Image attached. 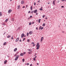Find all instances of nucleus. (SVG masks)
<instances>
[{
    "mask_svg": "<svg viewBox=\"0 0 66 66\" xmlns=\"http://www.w3.org/2000/svg\"><path fill=\"white\" fill-rule=\"evenodd\" d=\"M28 42H30V40L29 39H28L27 40Z\"/></svg>",
    "mask_w": 66,
    "mask_h": 66,
    "instance_id": "bb28decb",
    "label": "nucleus"
},
{
    "mask_svg": "<svg viewBox=\"0 0 66 66\" xmlns=\"http://www.w3.org/2000/svg\"><path fill=\"white\" fill-rule=\"evenodd\" d=\"M12 10L10 9V10H8V13H9V14H10V13H11V12H12Z\"/></svg>",
    "mask_w": 66,
    "mask_h": 66,
    "instance_id": "f03ea898",
    "label": "nucleus"
},
{
    "mask_svg": "<svg viewBox=\"0 0 66 66\" xmlns=\"http://www.w3.org/2000/svg\"><path fill=\"white\" fill-rule=\"evenodd\" d=\"M11 37V35H9L8 36H7V38H10Z\"/></svg>",
    "mask_w": 66,
    "mask_h": 66,
    "instance_id": "4be33fe9",
    "label": "nucleus"
},
{
    "mask_svg": "<svg viewBox=\"0 0 66 66\" xmlns=\"http://www.w3.org/2000/svg\"><path fill=\"white\" fill-rule=\"evenodd\" d=\"M33 12H34V11H31V14H32L33 13Z\"/></svg>",
    "mask_w": 66,
    "mask_h": 66,
    "instance_id": "72a5a7b5",
    "label": "nucleus"
},
{
    "mask_svg": "<svg viewBox=\"0 0 66 66\" xmlns=\"http://www.w3.org/2000/svg\"><path fill=\"white\" fill-rule=\"evenodd\" d=\"M30 12V11H29L28 12V13H30V12Z\"/></svg>",
    "mask_w": 66,
    "mask_h": 66,
    "instance_id": "a19ab883",
    "label": "nucleus"
},
{
    "mask_svg": "<svg viewBox=\"0 0 66 66\" xmlns=\"http://www.w3.org/2000/svg\"><path fill=\"white\" fill-rule=\"evenodd\" d=\"M14 18H12V21H14Z\"/></svg>",
    "mask_w": 66,
    "mask_h": 66,
    "instance_id": "412c9836",
    "label": "nucleus"
},
{
    "mask_svg": "<svg viewBox=\"0 0 66 66\" xmlns=\"http://www.w3.org/2000/svg\"><path fill=\"white\" fill-rule=\"evenodd\" d=\"M64 7V6H61V7H62L63 8Z\"/></svg>",
    "mask_w": 66,
    "mask_h": 66,
    "instance_id": "de8ad7c7",
    "label": "nucleus"
},
{
    "mask_svg": "<svg viewBox=\"0 0 66 66\" xmlns=\"http://www.w3.org/2000/svg\"><path fill=\"white\" fill-rule=\"evenodd\" d=\"M20 56H23V53H21L20 54Z\"/></svg>",
    "mask_w": 66,
    "mask_h": 66,
    "instance_id": "f3484780",
    "label": "nucleus"
},
{
    "mask_svg": "<svg viewBox=\"0 0 66 66\" xmlns=\"http://www.w3.org/2000/svg\"><path fill=\"white\" fill-rule=\"evenodd\" d=\"M40 2V0H39L37 2Z\"/></svg>",
    "mask_w": 66,
    "mask_h": 66,
    "instance_id": "3c124183",
    "label": "nucleus"
},
{
    "mask_svg": "<svg viewBox=\"0 0 66 66\" xmlns=\"http://www.w3.org/2000/svg\"><path fill=\"white\" fill-rule=\"evenodd\" d=\"M5 33H6V32H5L3 34V35H4L5 34Z\"/></svg>",
    "mask_w": 66,
    "mask_h": 66,
    "instance_id": "4c0bfd02",
    "label": "nucleus"
},
{
    "mask_svg": "<svg viewBox=\"0 0 66 66\" xmlns=\"http://www.w3.org/2000/svg\"><path fill=\"white\" fill-rule=\"evenodd\" d=\"M8 20H9V19H6V20H5V21L6 22H7V21H8Z\"/></svg>",
    "mask_w": 66,
    "mask_h": 66,
    "instance_id": "aec40b11",
    "label": "nucleus"
},
{
    "mask_svg": "<svg viewBox=\"0 0 66 66\" xmlns=\"http://www.w3.org/2000/svg\"><path fill=\"white\" fill-rule=\"evenodd\" d=\"M27 7H28V5H26V7L27 8Z\"/></svg>",
    "mask_w": 66,
    "mask_h": 66,
    "instance_id": "bf43d9fd",
    "label": "nucleus"
},
{
    "mask_svg": "<svg viewBox=\"0 0 66 66\" xmlns=\"http://www.w3.org/2000/svg\"><path fill=\"white\" fill-rule=\"evenodd\" d=\"M27 65H29V63H27Z\"/></svg>",
    "mask_w": 66,
    "mask_h": 66,
    "instance_id": "79ce46f5",
    "label": "nucleus"
},
{
    "mask_svg": "<svg viewBox=\"0 0 66 66\" xmlns=\"http://www.w3.org/2000/svg\"><path fill=\"white\" fill-rule=\"evenodd\" d=\"M36 15H38V13H36Z\"/></svg>",
    "mask_w": 66,
    "mask_h": 66,
    "instance_id": "6e6d98bb",
    "label": "nucleus"
},
{
    "mask_svg": "<svg viewBox=\"0 0 66 66\" xmlns=\"http://www.w3.org/2000/svg\"><path fill=\"white\" fill-rule=\"evenodd\" d=\"M30 18H32V15L30 16Z\"/></svg>",
    "mask_w": 66,
    "mask_h": 66,
    "instance_id": "c03bdc74",
    "label": "nucleus"
},
{
    "mask_svg": "<svg viewBox=\"0 0 66 66\" xmlns=\"http://www.w3.org/2000/svg\"><path fill=\"white\" fill-rule=\"evenodd\" d=\"M43 39H44V37H41V40H40L41 42H42V41H43Z\"/></svg>",
    "mask_w": 66,
    "mask_h": 66,
    "instance_id": "1a4fd4ad",
    "label": "nucleus"
},
{
    "mask_svg": "<svg viewBox=\"0 0 66 66\" xmlns=\"http://www.w3.org/2000/svg\"><path fill=\"white\" fill-rule=\"evenodd\" d=\"M28 53L29 54H31V52H28Z\"/></svg>",
    "mask_w": 66,
    "mask_h": 66,
    "instance_id": "7c9ffc66",
    "label": "nucleus"
},
{
    "mask_svg": "<svg viewBox=\"0 0 66 66\" xmlns=\"http://www.w3.org/2000/svg\"><path fill=\"white\" fill-rule=\"evenodd\" d=\"M22 60V62H24V59H23Z\"/></svg>",
    "mask_w": 66,
    "mask_h": 66,
    "instance_id": "b1692460",
    "label": "nucleus"
},
{
    "mask_svg": "<svg viewBox=\"0 0 66 66\" xmlns=\"http://www.w3.org/2000/svg\"><path fill=\"white\" fill-rule=\"evenodd\" d=\"M17 48H15L14 50V52H15V51H17Z\"/></svg>",
    "mask_w": 66,
    "mask_h": 66,
    "instance_id": "f8f14e48",
    "label": "nucleus"
},
{
    "mask_svg": "<svg viewBox=\"0 0 66 66\" xmlns=\"http://www.w3.org/2000/svg\"><path fill=\"white\" fill-rule=\"evenodd\" d=\"M45 19H48V18H46Z\"/></svg>",
    "mask_w": 66,
    "mask_h": 66,
    "instance_id": "13d9d810",
    "label": "nucleus"
},
{
    "mask_svg": "<svg viewBox=\"0 0 66 66\" xmlns=\"http://www.w3.org/2000/svg\"><path fill=\"white\" fill-rule=\"evenodd\" d=\"M28 51H31V50H30V49H29L28 50Z\"/></svg>",
    "mask_w": 66,
    "mask_h": 66,
    "instance_id": "8fccbe9b",
    "label": "nucleus"
},
{
    "mask_svg": "<svg viewBox=\"0 0 66 66\" xmlns=\"http://www.w3.org/2000/svg\"><path fill=\"white\" fill-rule=\"evenodd\" d=\"M43 9V7L42 6L41 8L39 9L40 11H43V9Z\"/></svg>",
    "mask_w": 66,
    "mask_h": 66,
    "instance_id": "9d476101",
    "label": "nucleus"
},
{
    "mask_svg": "<svg viewBox=\"0 0 66 66\" xmlns=\"http://www.w3.org/2000/svg\"><path fill=\"white\" fill-rule=\"evenodd\" d=\"M19 37H18L17 39H16V40L15 42H18L19 40Z\"/></svg>",
    "mask_w": 66,
    "mask_h": 66,
    "instance_id": "39448f33",
    "label": "nucleus"
},
{
    "mask_svg": "<svg viewBox=\"0 0 66 66\" xmlns=\"http://www.w3.org/2000/svg\"><path fill=\"white\" fill-rule=\"evenodd\" d=\"M34 44V42H32L31 43V44Z\"/></svg>",
    "mask_w": 66,
    "mask_h": 66,
    "instance_id": "37998d69",
    "label": "nucleus"
},
{
    "mask_svg": "<svg viewBox=\"0 0 66 66\" xmlns=\"http://www.w3.org/2000/svg\"><path fill=\"white\" fill-rule=\"evenodd\" d=\"M33 7L32 6H31L30 7V9H31V11L32 10V9H33V7Z\"/></svg>",
    "mask_w": 66,
    "mask_h": 66,
    "instance_id": "ddd939ff",
    "label": "nucleus"
},
{
    "mask_svg": "<svg viewBox=\"0 0 66 66\" xmlns=\"http://www.w3.org/2000/svg\"><path fill=\"white\" fill-rule=\"evenodd\" d=\"M19 41L21 42V40H20Z\"/></svg>",
    "mask_w": 66,
    "mask_h": 66,
    "instance_id": "5fc2aeb1",
    "label": "nucleus"
},
{
    "mask_svg": "<svg viewBox=\"0 0 66 66\" xmlns=\"http://www.w3.org/2000/svg\"><path fill=\"white\" fill-rule=\"evenodd\" d=\"M48 3L49 4H50V3Z\"/></svg>",
    "mask_w": 66,
    "mask_h": 66,
    "instance_id": "338daca9",
    "label": "nucleus"
},
{
    "mask_svg": "<svg viewBox=\"0 0 66 66\" xmlns=\"http://www.w3.org/2000/svg\"><path fill=\"white\" fill-rule=\"evenodd\" d=\"M18 58V55H17L16 56V57L15 58V61H17V59Z\"/></svg>",
    "mask_w": 66,
    "mask_h": 66,
    "instance_id": "7ed1b4c3",
    "label": "nucleus"
},
{
    "mask_svg": "<svg viewBox=\"0 0 66 66\" xmlns=\"http://www.w3.org/2000/svg\"><path fill=\"white\" fill-rule=\"evenodd\" d=\"M3 25L4 26H5V24H4V23L3 24Z\"/></svg>",
    "mask_w": 66,
    "mask_h": 66,
    "instance_id": "680f3d73",
    "label": "nucleus"
},
{
    "mask_svg": "<svg viewBox=\"0 0 66 66\" xmlns=\"http://www.w3.org/2000/svg\"><path fill=\"white\" fill-rule=\"evenodd\" d=\"M34 61H36V59H35V58H34Z\"/></svg>",
    "mask_w": 66,
    "mask_h": 66,
    "instance_id": "c9c22d12",
    "label": "nucleus"
},
{
    "mask_svg": "<svg viewBox=\"0 0 66 66\" xmlns=\"http://www.w3.org/2000/svg\"><path fill=\"white\" fill-rule=\"evenodd\" d=\"M45 23H43V27H44L45 26Z\"/></svg>",
    "mask_w": 66,
    "mask_h": 66,
    "instance_id": "5701e85b",
    "label": "nucleus"
},
{
    "mask_svg": "<svg viewBox=\"0 0 66 66\" xmlns=\"http://www.w3.org/2000/svg\"><path fill=\"white\" fill-rule=\"evenodd\" d=\"M37 65H38V63H37Z\"/></svg>",
    "mask_w": 66,
    "mask_h": 66,
    "instance_id": "4d7b16f0",
    "label": "nucleus"
},
{
    "mask_svg": "<svg viewBox=\"0 0 66 66\" xmlns=\"http://www.w3.org/2000/svg\"><path fill=\"white\" fill-rule=\"evenodd\" d=\"M23 3H24V2L23 1H21V4H23Z\"/></svg>",
    "mask_w": 66,
    "mask_h": 66,
    "instance_id": "6ab92c4d",
    "label": "nucleus"
},
{
    "mask_svg": "<svg viewBox=\"0 0 66 66\" xmlns=\"http://www.w3.org/2000/svg\"><path fill=\"white\" fill-rule=\"evenodd\" d=\"M2 16V14H1V12H0V16Z\"/></svg>",
    "mask_w": 66,
    "mask_h": 66,
    "instance_id": "a878e982",
    "label": "nucleus"
},
{
    "mask_svg": "<svg viewBox=\"0 0 66 66\" xmlns=\"http://www.w3.org/2000/svg\"><path fill=\"white\" fill-rule=\"evenodd\" d=\"M40 20H41V19H39L38 20V22L39 23H40Z\"/></svg>",
    "mask_w": 66,
    "mask_h": 66,
    "instance_id": "a211bd4d",
    "label": "nucleus"
},
{
    "mask_svg": "<svg viewBox=\"0 0 66 66\" xmlns=\"http://www.w3.org/2000/svg\"><path fill=\"white\" fill-rule=\"evenodd\" d=\"M20 29V27H18V30H19Z\"/></svg>",
    "mask_w": 66,
    "mask_h": 66,
    "instance_id": "c85d7f7f",
    "label": "nucleus"
},
{
    "mask_svg": "<svg viewBox=\"0 0 66 66\" xmlns=\"http://www.w3.org/2000/svg\"><path fill=\"white\" fill-rule=\"evenodd\" d=\"M36 5V2H35L34 3V5Z\"/></svg>",
    "mask_w": 66,
    "mask_h": 66,
    "instance_id": "e433bc0d",
    "label": "nucleus"
},
{
    "mask_svg": "<svg viewBox=\"0 0 66 66\" xmlns=\"http://www.w3.org/2000/svg\"><path fill=\"white\" fill-rule=\"evenodd\" d=\"M62 33H64V31H62Z\"/></svg>",
    "mask_w": 66,
    "mask_h": 66,
    "instance_id": "49530a36",
    "label": "nucleus"
},
{
    "mask_svg": "<svg viewBox=\"0 0 66 66\" xmlns=\"http://www.w3.org/2000/svg\"><path fill=\"white\" fill-rule=\"evenodd\" d=\"M24 36V34H22L21 35V38H22Z\"/></svg>",
    "mask_w": 66,
    "mask_h": 66,
    "instance_id": "0eeeda50",
    "label": "nucleus"
},
{
    "mask_svg": "<svg viewBox=\"0 0 66 66\" xmlns=\"http://www.w3.org/2000/svg\"><path fill=\"white\" fill-rule=\"evenodd\" d=\"M7 56V57H9V56Z\"/></svg>",
    "mask_w": 66,
    "mask_h": 66,
    "instance_id": "0e129e2a",
    "label": "nucleus"
},
{
    "mask_svg": "<svg viewBox=\"0 0 66 66\" xmlns=\"http://www.w3.org/2000/svg\"><path fill=\"white\" fill-rule=\"evenodd\" d=\"M17 54L18 53V52H17Z\"/></svg>",
    "mask_w": 66,
    "mask_h": 66,
    "instance_id": "774afa93",
    "label": "nucleus"
},
{
    "mask_svg": "<svg viewBox=\"0 0 66 66\" xmlns=\"http://www.w3.org/2000/svg\"><path fill=\"white\" fill-rule=\"evenodd\" d=\"M13 37H11V39H13Z\"/></svg>",
    "mask_w": 66,
    "mask_h": 66,
    "instance_id": "473e14b6",
    "label": "nucleus"
},
{
    "mask_svg": "<svg viewBox=\"0 0 66 66\" xmlns=\"http://www.w3.org/2000/svg\"><path fill=\"white\" fill-rule=\"evenodd\" d=\"M26 52H23V54H26Z\"/></svg>",
    "mask_w": 66,
    "mask_h": 66,
    "instance_id": "cd10ccee",
    "label": "nucleus"
},
{
    "mask_svg": "<svg viewBox=\"0 0 66 66\" xmlns=\"http://www.w3.org/2000/svg\"><path fill=\"white\" fill-rule=\"evenodd\" d=\"M29 32H27V36H28V35L29 34Z\"/></svg>",
    "mask_w": 66,
    "mask_h": 66,
    "instance_id": "393cba45",
    "label": "nucleus"
},
{
    "mask_svg": "<svg viewBox=\"0 0 66 66\" xmlns=\"http://www.w3.org/2000/svg\"><path fill=\"white\" fill-rule=\"evenodd\" d=\"M45 15H43V18H44V17H45Z\"/></svg>",
    "mask_w": 66,
    "mask_h": 66,
    "instance_id": "f704fd0d",
    "label": "nucleus"
},
{
    "mask_svg": "<svg viewBox=\"0 0 66 66\" xmlns=\"http://www.w3.org/2000/svg\"><path fill=\"white\" fill-rule=\"evenodd\" d=\"M36 30H38V28H37V27H36Z\"/></svg>",
    "mask_w": 66,
    "mask_h": 66,
    "instance_id": "864d4df0",
    "label": "nucleus"
},
{
    "mask_svg": "<svg viewBox=\"0 0 66 66\" xmlns=\"http://www.w3.org/2000/svg\"><path fill=\"white\" fill-rule=\"evenodd\" d=\"M6 42H5L4 43L3 45L4 46H5V45H6Z\"/></svg>",
    "mask_w": 66,
    "mask_h": 66,
    "instance_id": "dca6fc26",
    "label": "nucleus"
},
{
    "mask_svg": "<svg viewBox=\"0 0 66 66\" xmlns=\"http://www.w3.org/2000/svg\"><path fill=\"white\" fill-rule=\"evenodd\" d=\"M66 0H63V1H66Z\"/></svg>",
    "mask_w": 66,
    "mask_h": 66,
    "instance_id": "e2e57ef3",
    "label": "nucleus"
},
{
    "mask_svg": "<svg viewBox=\"0 0 66 66\" xmlns=\"http://www.w3.org/2000/svg\"><path fill=\"white\" fill-rule=\"evenodd\" d=\"M36 47H37L36 48V49H37V50L39 49V47H40V45L39 44V43L38 42L37 43V45H36Z\"/></svg>",
    "mask_w": 66,
    "mask_h": 66,
    "instance_id": "f257e3e1",
    "label": "nucleus"
},
{
    "mask_svg": "<svg viewBox=\"0 0 66 66\" xmlns=\"http://www.w3.org/2000/svg\"><path fill=\"white\" fill-rule=\"evenodd\" d=\"M31 24H32V23H31V22L29 23V25H31Z\"/></svg>",
    "mask_w": 66,
    "mask_h": 66,
    "instance_id": "c756f323",
    "label": "nucleus"
},
{
    "mask_svg": "<svg viewBox=\"0 0 66 66\" xmlns=\"http://www.w3.org/2000/svg\"><path fill=\"white\" fill-rule=\"evenodd\" d=\"M32 66V64H31L30 65V66Z\"/></svg>",
    "mask_w": 66,
    "mask_h": 66,
    "instance_id": "09e8293b",
    "label": "nucleus"
},
{
    "mask_svg": "<svg viewBox=\"0 0 66 66\" xmlns=\"http://www.w3.org/2000/svg\"><path fill=\"white\" fill-rule=\"evenodd\" d=\"M24 7H25V6H23L22 7V8H24Z\"/></svg>",
    "mask_w": 66,
    "mask_h": 66,
    "instance_id": "603ef678",
    "label": "nucleus"
},
{
    "mask_svg": "<svg viewBox=\"0 0 66 66\" xmlns=\"http://www.w3.org/2000/svg\"><path fill=\"white\" fill-rule=\"evenodd\" d=\"M6 62H7V60H5L4 62V64H6Z\"/></svg>",
    "mask_w": 66,
    "mask_h": 66,
    "instance_id": "4468645a",
    "label": "nucleus"
},
{
    "mask_svg": "<svg viewBox=\"0 0 66 66\" xmlns=\"http://www.w3.org/2000/svg\"><path fill=\"white\" fill-rule=\"evenodd\" d=\"M60 2V1H58L57 2L58 3H59V2Z\"/></svg>",
    "mask_w": 66,
    "mask_h": 66,
    "instance_id": "a18cd8bd",
    "label": "nucleus"
},
{
    "mask_svg": "<svg viewBox=\"0 0 66 66\" xmlns=\"http://www.w3.org/2000/svg\"><path fill=\"white\" fill-rule=\"evenodd\" d=\"M37 10H35L34 11V13H37Z\"/></svg>",
    "mask_w": 66,
    "mask_h": 66,
    "instance_id": "423d86ee",
    "label": "nucleus"
},
{
    "mask_svg": "<svg viewBox=\"0 0 66 66\" xmlns=\"http://www.w3.org/2000/svg\"><path fill=\"white\" fill-rule=\"evenodd\" d=\"M32 33L33 32H32V31H31L29 32V34L31 35L32 34Z\"/></svg>",
    "mask_w": 66,
    "mask_h": 66,
    "instance_id": "9b49d317",
    "label": "nucleus"
},
{
    "mask_svg": "<svg viewBox=\"0 0 66 66\" xmlns=\"http://www.w3.org/2000/svg\"><path fill=\"white\" fill-rule=\"evenodd\" d=\"M56 1L55 0H54L53 2V5H55V2Z\"/></svg>",
    "mask_w": 66,
    "mask_h": 66,
    "instance_id": "6e6552de",
    "label": "nucleus"
},
{
    "mask_svg": "<svg viewBox=\"0 0 66 66\" xmlns=\"http://www.w3.org/2000/svg\"><path fill=\"white\" fill-rule=\"evenodd\" d=\"M20 5H18V8L17 9L18 10H19V9H20Z\"/></svg>",
    "mask_w": 66,
    "mask_h": 66,
    "instance_id": "2eb2a0df",
    "label": "nucleus"
},
{
    "mask_svg": "<svg viewBox=\"0 0 66 66\" xmlns=\"http://www.w3.org/2000/svg\"><path fill=\"white\" fill-rule=\"evenodd\" d=\"M25 39H26V38H23V39L22 40L23 42L24 41V40H25Z\"/></svg>",
    "mask_w": 66,
    "mask_h": 66,
    "instance_id": "2f4dec72",
    "label": "nucleus"
},
{
    "mask_svg": "<svg viewBox=\"0 0 66 66\" xmlns=\"http://www.w3.org/2000/svg\"><path fill=\"white\" fill-rule=\"evenodd\" d=\"M33 46H35V44H34L33 45Z\"/></svg>",
    "mask_w": 66,
    "mask_h": 66,
    "instance_id": "ea45409f",
    "label": "nucleus"
},
{
    "mask_svg": "<svg viewBox=\"0 0 66 66\" xmlns=\"http://www.w3.org/2000/svg\"><path fill=\"white\" fill-rule=\"evenodd\" d=\"M39 29H40V30H42V29H44V27H42V26H40L39 27Z\"/></svg>",
    "mask_w": 66,
    "mask_h": 66,
    "instance_id": "20e7f679",
    "label": "nucleus"
},
{
    "mask_svg": "<svg viewBox=\"0 0 66 66\" xmlns=\"http://www.w3.org/2000/svg\"><path fill=\"white\" fill-rule=\"evenodd\" d=\"M34 22H32V24H34Z\"/></svg>",
    "mask_w": 66,
    "mask_h": 66,
    "instance_id": "58836bf2",
    "label": "nucleus"
},
{
    "mask_svg": "<svg viewBox=\"0 0 66 66\" xmlns=\"http://www.w3.org/2000/svg\"><path fill=\"white\" fill-rule=\"evenodd\" d=\"M36 57H37V56H36L35 57H34V58H35H35H36Z\"/></svg>",
    "mask_w": 66,
    "mask_h": 66,
    "instance_id": "052dcab7",
    "label": "nucleus"
},
{
    "mask_svg": "<svg viewBox=\"0 0 66 66\" xmlns=\"http://www.w3.org/2000/svg\"><path fill=\"white\" fill-rule=\"evenodd\" d=\"M62 1H64V0H61Z\"/></svg>",
    "mask_w": 66,
    "mask_h": 66,
    "instance_id": "69168bd1",
    "label": "nucleus"
}]
</instances>
